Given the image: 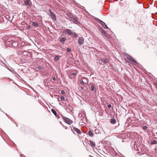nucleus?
<instances>
[{
    "label": "nucleus",
    "instance_id": "49530a36",
    "mask_svg": "<svg viewBox=\"0 0 157 157\" xmlns=\"http://www.w3.org/2000/svg\"><path fill=\"white\" fill-rule=\"evenodd\" d=\"M6 114V116H8V115H7Z\"/></svg>",
    "mask_w": 157,
    "mask_h": 157
},
{
    "label": "nucleus",
    "instance_id": "c85d7f7f",
    "mask_svg": "<svg viewBox=\"0 0 157 157\" xmlns=\"http://www.w3.org/2000/svg\"><path fill=\"white\" fill-rule=\"evenodd\" d=\"M66 51L67 52H69L71 51V49L69 48H67Z\"/></svg>",
    "mask_w": 157,
    "mask_h": 157
},
{
    "label": "nucleus",
    "instance_id": "2eb2a0df",
    "mask_svg": "<svg viewBox=\"0 0 157 157\" xmlns=\"http://www.w3.org/2000/svg\"><path fill=\"white\" fill-rule=\"evenodd\" d=\"M90 90L92 91H94L95 92L96 91V88L94 86L93 84H92L90 86Z\"/></svg>",
    "mask_w": 157,
    "mask_h": 157
},
{
    "label": "nucleus",
    "instance_id": "c756f323",
    "mask_svg": "<svg viewBox=\"0 0 157 157\" xmlns=\"http://www.w3.org/2000/svg\"><path fill=\"white\" fill-rule=\"evenodd\" d=\"M147 128V127L146 126H144L142 128L143 130H145Z\"/></svg>",
    "mask_w": 157,
    "mask_h": 157
},
{
    "label": "nucleus",
    "instance_id": "5701e85b",
    "mask_svg": "<svg viewBox=\"0 0 157 157\" xmlns=\"http://www.w3.org/2000/svg\"><path fill=\"white\" fill-rule=\"evenodd\" d=\"M51 111L56 117H57V113L54 109H51Z\"/></svg>",
    "mask_w": 157,
    "mask_h": 157
},
{
    "label": "nucleus",
    "instance_id": "9b49d317",
    "mask_svg": "<svg viewBox=\"0 0 157 157\" xmlns=\"http://www.w3.org/2000/svg\"><path fill=\"white\" fill-rule=\"evenodd\" d=\"M18 43L17 41L12 40V44H11V47L13 46L14 47L17 46Z\"/></svg>",
    "mask_w": 157,
    "mask_h": 157
},
{
    "label": "nucleus",
    "instance_id": "de8ad7c7",
    "mask_svg": "<svg viewBox=\"0 0 157 157\" xmlns=\"http://www.w3.org/2000/svg\"><path fill=\"white\" fill-rule=\"evenodd\" d=\"M144 154V153H142V155L143 154Z\"/></svg>",
    "mask_w": 157,
    "mask_h": 157
},
{
    "label": "nucleus",
    "instance_id": "c03bdc74",
    "mask_svg": "<svg viewBox=\"0 0 157 157\" xmlns=\"http://www.w3.org/2000/svg\"><path fill=\"white\" fill-rule=\"evenodd\" d=\"M142 6H143L144 5L143 4H142Z\"/></svg>",
    "mask_w": 157,
    "mask_h": 157
},
{
    "label": "nucleus",
    "instance_id": "a211bd4d",
    "mask_svg": "<svg viewBox=\"0 0 157 157\" xmlns=\"http://www.w3.org/2000/svg\"><path fill=\"white\" fill-rule=\"evenodd\" d=\"M110 122L112 124H115L116 123V120L114 118L110 119Z\"/></svg>",
    "mask_w": 157,
    "mask_h": 157
},
{
    "label": "nucleus",
    "instance_id": "4468645a",
    "mask_svg": "<svg viewBox=\"0 0 157 157\" xmlns=\"http://www.w3.org/2000/svg\"><path fill=\"white\" fill-rule=\"evenodd\" d=\"M102 34L105 36L106 37L109 38V34L107 33L104 30H102V32H101Z\"/></svg>",
    "mask_w": 157,
    "mask_h": 157
},
{
    "label": "nucleus",
    "instance_id": "412c9836",
    "mask_svg": "<svg viewBox=\"0 0 157 157\" xmlns=\"http://www.w3.org/2000/svg\"><path fill=\"white\" fill-rule=\"evenodd\" d=\"M89 142L90 143V145L92 147H95V143L91 140H89Z\"/></svg>",
    "mask_w": 157,
    "mask_h": 157
},
{
    "label": "nucleus",
    "instance_id": "7c9ffc66",
    "mask_svg": "<svg viewBox=\"0 0 157 157\" xmlns=\"http://www.w3.org/2000/svg\"><path fill=\"white\" fill-rule=\"evenodd\" d=\"M60 99L62 100H63L65 99V98L63 96H61L60 98Z\"/></svg>",
    "mask_w": 157,
    "mask_h": 157
},
{
    "label": "nucleus",
    "instance_id": "393cba45",
    "mask_svg": "<svg viewBox=\"0 0 157 157\" xmlns=\"http://www.w3.org/2000/svg\"><path fill=\"white\" fill-rule=\"evenodd\" d=\"M33 25L35 27H37L38 26V24L35 22H33L32 23Z\"/></svg>",
    "mask_w": 157,
    "mask_h": 157
},
{
    "label": "nucleus",
    "instance_id": "20e7f679",
    "mask_svg": "<svg viewBox=\"0 0 157 157\" xmlns=\"http://www.w3.org/2000/svg\"><path fill=\"white\" fill-rule=\"evenodd\" d=\"M94 19L97 22H98L99 23L101 24V25H102V27L104 29H109V28L107 26V25H106L105 23H104L103 21H102L100 20V19H99L98 18L95 17L94 18Z\"/></svg>",
    "mask_w": 157,
    "mask_h": 157
},
{
    "label": "nucleus",
    "instance_id": "37998d69",
    "mask_svg": "<svg viewBox=\"0 0 157 157\" xmlns=\"http://www.w3.org/2000/svg\"><path fill=\"white\" fill-rule=\"evenodd\" d=\"M138 2V3H139V4L141 3H140V2Z\"/></svg>",
    "mask_w": 157,
    "mask_h": 157
},
{
    "label": "nucleus",
    "instance_id": "cd10ccee",
    "mask_svg": "<svg viewBox=\"0 0 157 157\" xmlns=\"http://www.w3.org/2000/svg\"><path fill=\"white\" fill-rule=\"evenodd\" d=\"M83 80L84 81L85 84H87L88 83V81L87 80L86 78L83 79Z\"/></svg>",
    "mask_w": 157,
    "mask_h": 157
},
{
    "label": "nucleus",
    "instance_id": "ea45409f",
    "mask_svg": "<svg viewBox=\"0 0 157 157\" xmlns=\"http://www.w3.org/2000/svg\"><path fill=\"white\" fill-rule=\"evenodd\" d=\"M8 69L9 70V71H10L11 72H12V71L9 69V68H8Z\"/></svg>",
    "mask_w": 157,
    "mask_h": 157
},
{
    "label": "nucleus",
    "instance_id": "b1692460",
    "mask_svg": "<svg viewBox=\"0 0 157 157\" xmlns=\"http://www.w3.org/2000/svg\"><path fill=\"white\" fill-rule=\"evenodd\" d=\"M88 134L90 136H92L93 135V131L91 130H89L88 132Z\"/></svg>",
    "mask_w": 157,
    "mask_h": 157
},
{
    "label": "nucleus",
    "instance_id": "9d476101",
    "mask_svg": "<svg viewBox=\"0 0 157 157\" xmlns=\"http://www.w3.org/2000/svg\"><path fill=\"white\" fill-rule=\"evenodd\" d=\"M72 20L74 24L78 25L80 24V22L78 20V18L77 17H75Z\"/></svg>",
    "mask_w": 157,
    "mask_h": 157
},
{
    "label": "nucleus",
    "instance_id": "a18cd8bd",
    "mask_svg": "<svg viewBox=\"0 0 157 157\" xmlns=\"http://www.w3.org/2000/svg\"><path fill=\"white\" fill-rule=\"evenodd\" d=\"M18 126L17 125V124H16V126L17 127Z\"/></svg>",
    "mask_w": 157,
    "mask_h": 157
},
{
    "label": "nucleus",
    "instance_id": "f257e3e1",
    "mask_svg": "<svg viewBox=\"0 0 157 157\" xmlns=\"http://www.w3.org/2000/svg\"><path fill=\"white\" fill-rule=\"evenodd\" d=\"M138 141H135L133 144V148L134 149L138 151L139 153H140L144 151V149L142 146L138 145Z\"/></svg>",
    "mask_w": 157,
    "mask_h": 157
},
{
    "label": "nucleus",
    "instance_id": "bb28decb",
    "mask_svg": "<svg viewBox=\"0 0 157 157\" xmlns=\"http://www.w3.org/2000/svg\"><path fill=\"white\" fill-rule=\"evenodd\" d=\"M94 132L95 134H98L99 133V130L98 129H96L94 131Z\"/></svg>",
    "mask_w": 157,
    "mask_h": 157
},
{
    "label": "nucleus",
    "instance_id": "f8f14e48",
    "mask_svg": "<svg viewBox=\"0 0 157 157\" xmlns=\"http://www.w3.org/2000/svg\"><path fill=\"white\" fill-rule=\"evenodd\" d=\"M24 2L26 6H29L31 5V2L30 0H24Z\"/></svg>",
    "mask_w": 157,
    "mask_h": 157
},
{
    "label": "nucleus",
    "instance_id": "6e6552de",
    "mask_svg": "<svg viewBox=\"0 0 157 157\" xmlns=\"http://www.w3.org/2000/svg\"><path fill=\"white\" fill-rule=\"evenodd\" d=\"M12 40H11V39H8L7 40H5L4 41V43L6 46L11 47V44H12Z\"/></svg>",
    "mask_w": 157,
    "mask_h": 157
},
{
    "label": "nucleus",
    "instance_id": "79ce46f5",
    "mask_svg": "<svg viewBox=\"0 0 157 157\" xmlns=\"http://www.w3.org/2000/svg\"><path fill=\"white\" fill-rule=\"evenodd\" d=\"M70 128L71 129V131H72V128L71 127H70Z\"/></svg>",
    "mask_w": 157,
    "mask_h": 157
},
{
    "label": "nucleus",
    "instance_id": "e433bc0d",
    "mask_svg": "<svg viewBox=\"0 0 157 157\" xmlns=\"http://www.w3.org/2000/svg\"><path fill=\"white\" fill-rule=\"evenodd\" d=\"M56 78L55 77H53V78H52V80H53L55 81V80H56Z\"/></svg>",
    "mask_w": 157,
    "mask_h": 157
},
{
    "label": "nucleus",
    "instance_id": "09e8293b",
    "mask_svg": "<svg viewBox=\"0 0 157 157\" xmlns=\"http://www.w3.org/2000/svg\"><path fill=\"white\" fill-rule=\"evenodd\" d=\"M156 85H157V83H156Z\"/></svg>",
    "mask_w": 157,
    "mask_h": 157
},
{
    "label": "nucleus",
    "instance_id": "423d86ee",
    "mask_svg": "<svg viewBox=\"0 0 157 157\" xmlns=\"http://www.w3.org/2000/svg\"><path fill=\"white\" fill-rule=\"evenodd\" d=\"M63 118L64 121L68 124H70L73 122V121L71 120L67 117H64Z\"/></svg>",
    "mask_w": 157,
    "mask_h": 157
},
{
    "label": "nucleus",
    "instance_id": "72a5a7b5",
    "mask_svg": "<svg viewBox=\"0 0 157 157\" xmlns=\"http://www.w3.org/2000/svg\"><path fill=\"white\" fill-rule=\"evenodd\" d=\"M76 75V74L74 73H71V75L72 76H75Z\"/></svg>",
    "mask_w": 157,
    "mask_h": 157
},
{
    "label": "nucleus",
    "instance_id": "39448f33",
    "mask_svg": "<svg viewBox=\"0 0 157 157\" xmlns=\"http://www.w3.org/2000/svg\"><path fill=\"white\" fill-rule=\"evenodd\" d=\"M127 58L130 62H131V63H133L135 65L138 64V63L130 56L128 55L127 56Z\"/></svg>",
    "mask_w": 157,
    "mask_h": 157
},
{
    "label": "nucleus",
    "instance_id": "dca6fc26",
    "mask_svg": "<svg viewBox=\"0 0 157 157\" xmlns=\"http://www.w3.org/2000/svg\"><path fill=\"white\" fill-rule=\"evenodd\" d=\"M67 15L71 19H72L75 17L74 15L71 13H67Z\"/></svg>",
    "mask_w": 157,
    "mask_h": 157
},
{
    "label": "nucleus",
    "instance_id": "7ed1b4c3",
    "mask_svg": "<svg viewBox=\"0 0 157 157\" xmlns=\"http://www.w3.org/2000/svg\"><path fill=\"white\" fill-rule=\"evenodd\" d=\"M109 59L108 57H105L101 58L99 60V63L100 64L103 65L106 64V63H109Z\"/></svg>",
    "mask_w": 157,
    "mask_h": 157
},
{
    "label": "nucleus",
    "instance_id": "6ab92c4d",
    "mask_svg": "<svg viewBox=\"0 0 157 157\" xmlns=\"http://www.w3.org/2000/svg\"><path fill=\"white\" fill-rule=\"evenodd\" d=\"M66 40V38L65 37H63L60 39V41L62 43L64 44Z\"/></svg>",
    "mask_w": 157,
    "mask_h": 157
},
{
    "label": "nucleus",
    "instance_id": "2f4dec72",
    "mask_svg": "<svg viewBox=\"0 0 157 157\" xmlns=\"http://www.w3.org/2000/svg\"><path fill=\"white\" fill-rule=\"evenodd\" d=\"M37 69L39 70H42V67L41 66H38L37 67Z\"/></svg>",
    "mask_w": 157,
    "mask_h": 157
},
{
    "label": "nucleus",
    "instance_id": "aec40b11",
    "mask_svg": "<svg viewBox=\"0 0 157 157\" xmlns=\"http://www.w3.org/2000/svg\"><path fill=\"white\" fill-rule=\"evenodd\" d=\"M66 109H69V111H71L73 110V107L71 105L69 104L67 106Z\"/></svg>",
    "mask_w": 157,
    "mask_h": 157
},
{
    "label": "nucleus",
    "instance_id": "1a4fd4ad",
    "mask_svg": "<svg viewBox=\"0 0 157 157\" xmlns=\"http://www.w3.org/2000/svg\"><path fill=\"white\" fill-rule=\"evenodd\" d=\"M84 39L82 37H79L78 40V42L79 45L83 44L84 43Z\"/></svg>",
    "mask_w": 157,
    "mask_h": 157
},
{
    "label": "nucleus",
    "instance_id": "f3484780",
    "mask_svg": "<svg viewBox=\"0 0 157 157\" xmlns=\"http://www.w3.org/2000/svg\"><path fill=\"white\" fill-rule=\"evenodd\" d=\"M61 57V56L59 55H56L54 59V60L55 61H56L59 60L60 59Z\"/></svg>",
    "mask_w": 157,
    "mask_h": 157
},
{
    "label": "nucleus",
    "instance_id": "58836bf2",
    "mask_svg": "<svg viewBox=\"0 0 157 157\" xmlns=\"http://www.w3.org/2000/svg\"><path fill=\"white\" fill-rule=\"evenodd\" d=\"M13 73L15 74H16V75L17 74V72H16L14 71V72H13Z\"/></svg>",
    "mask_w": 157,
    "mask_h": 157
},
{
    "label": "nucleus",
    "instance_id": "c9c22d12",
    "mask_svg": "<svg viewBox=\"0 0 157 157\" xmlns=\"http://www.w3.org/2000/svg\"><path fill=\"white\" fill-rule=\"evenodd\" d=\"M100 31L101 32V33L102 32V30H104L101 27L99 29Z\"/></svg>",
    "mask_w": 157,
    "mask_h": 157
},
{
    "label": "nucleus",
    "instance_id": "4c0bfd02",
    "mask_svg": "<svg viewBox=\"0 0 157 157\" xmlns=\"http://www.w3.org/2000/svg\"><path fill=\"white\" fill-rule=\"evenodd\" d=\"M81 89L82 90H83V89H84V87H83V86H82V87H81Z\"/></svg>",
    "mask_w": 157,
    "mask_h": 157
},
{
    "label": "nucleus",
    "instance_id": "4be33fe9",
    "mask_svg": "<svg viewBox=\"0 0 157 157\" xmlns=\"http://www.w3.org/2000/svg\"><path fill=\"white\" fill-rule=\"evenodd\" d=\"M150 144L152 145L155 144H157V141L156 140H151L150 142Z\"/></svg>",
    "mask_w": 157,
    "mask_h": 157
},
{
    "label": "nucleus",
    "instance_id": "a19ab883",
    "mask_svg": "<svg viewBox=\"0 0 157 157\" xmlns=\"http://www.w3.org/2000/svg\"><path fill=\"white\" fill-rule=\"evenodd\" d=\"M30 27V25H29V26H28L27 27H28V28H29V27Z\"/></svg>",
    "mask_w": 157,
    "mask_h": 157
},
{
    "label": "nucleus",
    "instance_id": "f704fd0d",
    "mask_svg": "<svg viewBox=\"0 0 157 157\" xmlns=\"http://www.w3.org/2000/svg\"><path fill=\"white\" fill-rule=\"evenodd\" d=\"M111 107V104H109L108 105V107L109 108Z\"/></svg>",
    "mask_w": 157,
    "mask_h": 157
},
{
    "label": "nucleus",
    "instance_id": "473e14b6",
    "mask_svg": "<svg viewBox=\"0 0 157 157\" xmlns=\"http://www.w3.org/2000/svg\"><path fill=\"white\" fill-rule=\"evenodd\" d=\"M61 93L62 94H65V92L64 90H62L61 92Z\"/></svg>",
    "mask_w": 157,
    "mask_h": 157
},
{
    "label": "nucleus",
    "instance_id": "a878e982",
    "mask_svg": "<svg viewBox=\"0 0 157 157\" xmlns=\"http://www.w3.org/2000/svg\"><path fill=\"white\" fill-rule=\"evenodd\" d=\"M80 83L82 86H85V85L86 84L85 82H84V81L83 80H81L80 81Z\"/></svg>",
    "mask_w": 157,
    "mask_h": 157
},
{
    "label": "nucleus",
    "instance_id": "f03ea898",
    "mask_svg": "<svg viewBox=\"0 0 157 157\" xmlns=\"http://www.w3.org/2000/svg\"><path fill=\"white\" fill-rule=\"evenodd\" d=\"M64 33L68 35H72V39L75 38L78 36V35L77 33L72 32L71 30L69 29H65L64 31Z\"/></svg>",
    "mask_w": 157,
    "mask_h": 157
},
{
    "label": "nucleus",
    "instance_id": "0eeeda50",
    "mask_svg": "<svg viewBox=\"0 0 157 157\" xmlns=\"http://www.w3.org/2000/svg\"><path fill=\"white\" fill-rule=\"evenodd\" d=\"M50 15L52 19L54 21H56V17L55 15L50 10H49Z\"/></svg>",
    "mask_w": 157,
    "mask_h": 157
},
{
    "label": "nucleus",
    "instance_id": "ddd939ff",
    "mask_svg": "<svg viewBox=\"0 0 157 157\" xmlns=\"http://www.w3.org/2000/svg\"><path fill=\"white\" fill-rule=\"evenodd\" d=\"M73 129L74 130L76 131L78 134H82L81 131L78 128L73 126Z\"/></svg>",
    "mask_w": 157,
    "mask_h": 157
}]
</instances>
